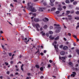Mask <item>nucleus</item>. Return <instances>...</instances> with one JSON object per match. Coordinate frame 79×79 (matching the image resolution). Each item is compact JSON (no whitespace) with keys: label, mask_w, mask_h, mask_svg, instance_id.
<instances>
[{"label":"nucleus","mask_w":79,"mask_h":79,"mask_svg":"<svg viewBox=\"0 0 79 79\" xmlns=\"http://www.w3.org/2000/svg\"><path fill=\"white\" fill-rule=\"evenodd\" d=\"M68 35H69V36H71V33H68Z\"/></svg>","instance_id":"obj_47"},{"label":"nucleus","mask_w":79,"mask_h":79,"mask_svg":"<svg viewBox=\"0 0 79 79\" xmlns=\"http://www.w3.org/2000/svg\"><path fill=\"white\" fill-rule=\"evenodd\" d=\"M54 5V4H53V3H51V6H53Z\"/></svg>","instance_id":"obj_54"},{"label":"nucleus","mask_w":79,"mask_h":79,"mask_svg":"<svg viewBox=\"0 0 79 79\" xmlns=\"http://www.w3.org/2000/svg\"><path fill=\"white\" fill-rule=\"evenodd\" d=\"M63 45H60V48H63Z\"/></svg>","instance_id":"obj_36"},{"label":"nucleus","mask_w":79,"mask_h":79,"mask_svg":"<svg viewBox=\"0 0 79 79\" xmlns=\"http://www.w3.org/2000/svg\"><path fill=\"white\" fill-rule=\"evenodd\" d=\"M49 62L51 63H52V60H49Z\"/></svg>","instance_id":"obj_62"},{"label":"nucleus","mask_w":79,"mask_h":79,"mask_svg":"<svg viewBox=\"0 0 79 79\" xmlns=\"http://www.w3.org/2000/svg\"><path fill=\"white\" fill-rule=\"evenodd\" d=\"M71 12L69 11H66V15H69L70 13Z\"/></svg>","instance_id":"obj_15"},{"label":"nucleus","mask_w":79,"mask_h":79,"mask_svg":"<svg viewBox=\"0 0 79 79\" xmlns=\"http://www.w3.org/2000/svg\"><path fill=\"white\" fill-rule=\"evenodd\" d=\"M60 39V37L59 36H58L55 39V40H58Z\"/></svg>","instance_id":"obj_13"},{"label":"nucleus","mask_w":79,"mask_h":79,"mask_svg":"<svg viewBox=\"0 0 79 79\" xmlns=\"http://www.w3.org/2000/svg\"><path fill=\"white\" fill-rule=\"evenodd\" d=\"M5 64L6 66H7L8 65V63L5 62Z\"/></svg>","instance_id":"obj_45"},{"label":"nucleus","mask_w":79,"mask_h":79,"mask_svg":"<svg viewBox=\"0 0 79 79\" xmlns=\"http://www.w3.org/2000/svg\"><path fill=\"white\" fill-rule=\"evenodd\" d=\"M39 11H41V12L44 11V10L42 9V8H40V9H39Z\"/></svg>","instance_id":"obj_18"},{"label":"nucleus","mask_w":79,"mask_h":79,"mask_svg":"<svg viewBox=\"0 0 79 79\" xmlns=\"http://www.w3.org/2000/svg\"><path fill=\"white\" fill-rule=\"evenodd\" d=\"M72 56L71 55H69V56H68V57L69 58H71Z\"/></svg>","instance_id":"obj_57"},{"label":"nucleus","mask_w":79,"mask_h":79,"mask_svg":"<svg viewBox=\"0 0 79 79\" xmlns=\"http://www.w3.org/2000/svg\"><path fill=\"white\" fill-rule=\"evenodd\" d=\"M21 69L23 71H24V69H23V67H21Z\"/></svg>","instance_id":"obj_52"},{"label":"nucleus","mask_w":79,"mask_h":79,"mask_svg":"<svg viewBox=\"0 0 79 79\" xmlns=\"http://www.w3.org/2000/svg\"><path fill=\"white\" fill-rule=\"evenodd\" d=\"M75 19H78L79 20V17H75Z\"/></svg>","instance_id":"obj_43"},{"label":"nucleus","mask_w":79,"mask_h":79,"mask_svg":"<svg viewBox=\"0 0 79 79\" xmlns=\"http://www.w3.org/2000/svg\"><path fill=\"white\" fill-rule=\"evenodd\" d=\"M43 21H44V22H45V23H47V21H46L45 18H44V19H43Z\"/></svg>","instance_id":"obj_28"},{"label":"nucleus","mask_w":79,"mask_h":79,"mask_svg":"<svg viewBox=\"0 0 79 79\" xmlns=\"http://www.w3.org/2000/svg\"><path fill=\"white\" fill-rule=\"evenodd\" d=\"M15 75H18V73L17 72L15 73Z\"/></svg>","instance_id":"obj_63"},{"label":"nucleus","mask_w":79,"mask_h":79,"mask_svg":"<svg viewBox=\"0 0 79 79\" xmlns=\"http://www.w3.org/2000/svg\"><path fill=\"white\" fill-rule=\"evenodd\" d=\"M67 57L66 56L65 57H61V56H60L59 57V58L60 60H62V61L63 62H64V63H65V61H64V60H66V58Z\"/></svg>","instance_id":"obj_2"},{"label":"nucleus","mask_w":79,"mask_h":79,"mask_svg":"<svg viewBox=\"0 0 79 79\" xmlns=\"http://www.w3.org/2000/svg\"><path fill=\"white\" fill-rule=\"evenodd\" d=\"M60 54L61 55H65V52L64 51H62L60 52Z\"/></svg>","instance_id":"obj_8"},{"label":"nucleus","mask_w":79,"mask_h":79,"mask_svg":"<svg viewBox=\"0 0 79 79\" xmlns=\"http://www.w3.org/2000/svg\"><path fill=\"white\" fill-rule=\"evenodd\" d=\"M75 70V71H78V69H77V68H75L74 69Z\"/></svg>","instance_id":"obj_48"},{"label":"nucleus","mask_w":79,"mask_h":79,"mask_svg":"<svg viewBox=\"0 0 79 79\" xmlns=\"http://www.w3.org/2000/svg\"><path fill=\"white\" fill-rule=\"evenodd\" d=\"M66 3H69V0H66L65 1Z\"/></svg>","instance_id":"obj_16"},{"label":"nucleus","mask_w":79,"mask_h":79,"mask_svg":"<svg viewBox=\"0 0 79 79\" xmlns=\"http://www.w3.org/2000/svg\"><path fill=\"white\" fill-rule=\"evenodd\" d=\"M30 5V3H28L27 5L28 6V7L30 9H31V12H35L37 10H36L35 9L34 7H32L33 6H29Z\"/></svg>","instance_id":"obj_1"},{"label":"nucleus","mask_w":79,"mask_h":79,"mask_svg":"<svg viewBox=\"0 0 79 79\" xmlns=\"http://www.w3.org/2000/svg\"><path fill=\"white\" fill-rule=\"evenodd\" d=\"M41 34H42V35H45V33H44V31H43L41 32Z\"/></svg>","instance_id":"obj_22"},{"label":"nucleus","mask_w":79,"mask_h":79,"mask_svg":"<svg viewBox=\"0 0 79 79\" xmlns=\"http://www.w3.org/2000/svg\"><path fill=\"white\" fill-rule=\"evenodd\" d=\"M35 67L37 68H40V67H39V65L36 64L35 65Z\"/></svg>","instance_id":"obj_20"},{"label":"nucleus","mask_w":79,"mask_h":79,"mask_svg":"<svg viewBox=\"0 0 79 79\" xmlns=\"http://www.w3.org/2000/svg\"><path fill=\"white\" fill-rule=\"evenodd\" d=\"M10 64H13V61H10Z\"/></svg>","instance_id":"obj_56"},{"label":"nucleus","mask_w":79,"mask_h":79,"mask_svg":"<svg viewBox=\"0 0 79 79\" xmlns=\"http://www.w3.org/2000/svg\"><path fill=\"white\" fill-rule=\"evenodd\" d=\"M62 5H65V3H64V2H62Z\"/></svg>","instance_id":"obj_58"},{"label":"nucleus","mask_w":79,"mask_h":79,"mask_svg":"<svg viewBox=\"0 0 79 79\" xmlns=\"http://www.w3.org/2000/svg\"><path fill=\"white\" fill-rule=\"evenodd\" d=\"M56 28H57V29L55 31L56 33H58L61 31V27H58Z\"/></svg>","instance_id":"obj_3"},{"label":"nucleus","mask_w":79,"mask_h":79,"mask_svg":"<svg viewBox=\"0 0 79 79\" xmlns=\"http://www.w3.org/2000/svg\"><path fill=\"white\" fill-rule=\"evenodd\" d=\"M45 20L46 21H49V19H48V18L45 17Z\"/></svg>","instance_id":"obj_23"},{"label":"nucleus","mask_w":79,"mask_h":79,"mask_svg":"<svg viewBox=\"0 0 79 79\" xmlns=\"http://www.w3.org/2000/svg\"><path fill=\"white\" fill-rule=\"evenodd\" d=\"M74 1V0H70V2L71 3H72V2H73Z\"/></svg>","instance_id":"obj_44"},{"label":"nucleus","mask_w":79,"mask_h":79,"mask_svg":"<svg viewBox=\"0 0 79 79\" xmlns=\"http://www.w3.org/2000/svg\"><path fill=\"white\" fill-rule=\"evenodd\" d=\"M36 14L35 13H34L33 14V15L34 16H36Z\"/></svg>","instance_id":"obj_60"},{"label":"nucleus","mask_w":79,"mask_h":79,"mask_svg":"<svg viewBox=\"0 0 79 79\" xmlns=\"http://www.w3.org/2000/svg\"><path fill=\"white\" fill-rule=\"evenodd\" d=\"M56 10V8L55 7L52 8L51 10V11H55Z\"/></svg>","instance_id":"obj_12"},{"label":"nucleus","mask_w":79,"mask_h":79,"mask_svg":"<svg viewBox=\"0 0 79 79\" xmlns=\"http://www.w3.org/2000/svg\"><path fill=\"white\" fill-rule=\"evenodd\" d=\"M51 66L50 64H48V68H50Z\"/></svg>","instance_id":"obj_59"},{"label":"nucleus","mask_w":79,"mask_h":79,"mask_svg":"<svg viewBox=\"0 0 79 79\" xmlns=\"http://www.w3.org/2000/svg\"><path fill=\"white\" fill-rule=\"evenodd\" d=\"M27 75L28 76H31V73H27Z\"/></svg>","instance_id":"obj_40"},{"label":"nucleus","mask_w":79,"mask_h":79,"mask_svg":"<svg viewBox=\"0 0 79 79\" xmlns=\"http://www.w3.org/2000/svg\"><path fill=\"white\" fill-rule=\"evenodd\" d=\"M35 23H32V25L33 26V27H35Z\"/></svg>","instance_id":"obj_29"},{"label":"nucleus","mask_w":79,"mask_h":79,"mask_svg":"<svg viewBox=\"0 0 79 79\" xmlns=\"http://www.w3.org/2000/svg\"><path fill=\"white\" fill-rule=\"evenodd\" d=\"M51 3H53L55 2V0H50Z\"/></svg>","instance_id":"obj_24"},{"label":"nucleus","mask_w":79,"mask_h":79,"mask_svg":"<svg viewBox=\"0 0 79 79\" xmlns=\"http://www.w3.org/2000/svg\"><path fill=\"white\" fill-rule=\"evenodd\" d=\"M35 27L36 28H39L40 27V26L39 24H35Z\"/></svg>","instance_id":"obj_11"},{"label":"nucleus","mask_w":79,"mask_h":79,"mask_svg":"<svg viewBox=\"0 0 79 79\" xmlns=\"http://www.w3.org/2000/svg\"><path fill=\"white\" fill-rule=\"evenodd\" d=\"M76 43H77L76 42H75L74 43H73V45L74 47H76Z\"/></svg>","instance_id":"obj_27"},{"label":"nucleus","mask_w":79,"mask_h":79,"mask_svg":"<svg viewBox=\"0 0 79 79\" xmlns=\"http://www.w3.org/2000/svg\"><path fill=\"white\" fill-rule=\"evenodd\" d=\"M60 11H56V12L55 13L56 15H58V14L60 13Z\"/></svg>","instance_id":"obj_19"},{"label":"nucleus","mask_w":79,"mask_h":79,"mask_svg":"<svg viewBox=\"0 0 79 79\" xmlns=\"http://www.w3.org/2000/svg\"><path fill=\"white\" fill-rule=\"evenodd\" d=\"M76 39L77 40V41H76L77 42L79 41V39H78V38H77Z\"/></svg>","instance_id":"obj_49"},{"label":"nucleus","mask_w":79,"mask_h":79,"mask_svg":"<svg viewBox=\"0 0 79 79\" xmlns=\"http://www.w3.org/2000/svg\"><path fill=\"white\" fill-rule=\"evenodd\" d=\"M13 1L14 2H16V3L18 2V1L17 0H13Z\"/></svg>","instance_id":"obj_42"},{"label":"nucleus","mask_w":79,"mask_h":79,"mask_svg":"<svg viewBox=\"0 0 79 79\" xmlns=\"http://www.w3.org/2000/svg\"><path fill=\"white\" fill-rule=\"evenodd\" d=\"M69 64L70 66H72L73 65V63H72V62H69Z\"/></svg>","instance_id":"obj_14"},{"label":"nucleus","mask_w":79,"mask_h":79,"mask_svg":"<svg viewBox=\"0 0 79 79\" xmlns=\"http://www.w3.org/2000/svg\"><path fill=\"white\" fill-rule=\"evenodd\" d=\"M68 18H68V19H69V21H71V19H72V16H71V15H69L68 16Z\"/></svg>","instance_id":"obj_7"},{"label":"nucleus","mask_w":79,"mask_h":79,"mask_svg":"<svg viewBox=\"0 0 79 79\" xmlns=\"http://www.w3.org/2000/svg\"><path fill=\"white\" fill-rule=\"evenodd\" d=\"M68 49V47L67 46H65L63 47V50H67Z\"/></svg>","instance_id":"obj_5"},{"label":"nucleus","mask_w":79,"mask_h":79,"mask_svg":"<svg viewBox=\"0 0 79 79\" xmlns=\"http://www.w3.org/2000/svg\"><path fill=\"white\" fill-rule=\"evenodd\" d=\"M74 13V10L72 11L71 12V14H72L73 13Z\"/></svg>","instance_id":"obj_53"},{"label":"nucleus","mask_w":79,"mask_h":79,"mask_svg":"<svg viewBox=\"0 0 79 79\" xmlns=\"http://www.w3.org/2000/svg\"><path fill=\"white\" fill-rule=\"evenodd\" d=\"M63 8L64 9H66V6H64L63 7Z\"/></svg>","instance_id":"obj_46"},{"label":"nucleus","mask_w":79,"mask_h":79,"mask_svg":"<svg viewBox=\"0 0 79 79\" xmlns=\"http://www.w3.org/2000/svg\"><path fill=\"white\" fill-rule=\"evenodd\" d=\"M53 29V26H51L49 27V29L51 30V29Z\"/></svg>","instance_id":"obj_26"},{"label":"nucleus","mask_w":79,"mask_h":79,"mask_svg":"<svg viewBox=\"0 0 79 79\" xmlns=\"http://www.w3.org/2000/svg\"><path fill=\"white\" fill-rule=\"evenodd\" d=\"M43 5L44 6H47V3L45 2L43 3Z\"/></svg>","instance_id":"obj_32"},{"label":"nucleus","mask_w":79,"mask_h":79,"mask_svg":"<svg viewBox=\"0 0 79 79\" xmlns=\"http://www.w3.org/2000/svg\"><path fill=\"white\" fill-rule=\"evenodd\" d=\"M6 74H7L8 75H9V74H10V72L9 71L6 72Z\"/></svg>","instance_id":"obj_38"},{"label":"nucleus","mask_w":79,"mask_h":79,"mask_svg":"<svg viewBox=\"0 0 79 79\" xmlns=\"http://www.w3.org/2000/svg\"><path fill=\"white\" fill-rule=\"evenodd\" d=\"M40 71H43L44 70V69L42 67H41L40 68Z\"/></svg>","instance_id":"obj_25"},{"label":"nucleus","mask_w":79,"mask_h":79,"mask_svg":"<svg viewBox=\"0 0 79 79\" xmlns=\"http://www.w3.org/2000/svg\"><path fill=\"white\" fill-rule=\"evenodd\" d=\"M39 52V49H38V51H37V52H35V54H37L38 52Z\"/></svg>","instance_id":"obj_41"},{"label":"nucleus","mask_w":79,"mask_h":79,"mask_svg":"<svg viewBox=\"0 0 79 79\" xmlns=\"http://www.w3.org/2000/svg\"><path fill=\"white\" fill-rule=\"evenodd\" d=\"M0 79H3V76H0Z\"/></svg>","instance_id":"obj_61"},{"label":"nucleus","mask_w":79,"mask_h":79,"mask_svg":"<svg viewBox=\"0 0 79 79\" xmlns=\"http://www.w3.org/2000/svg\"><path fill=\"white\" fill-rule=\"evenodd\" d=\"M76 51L77 52L78 55H79V49H77L76 50Z\"/></svg>","instance_id":"obj_21"},{"label":"nucleus","mask_w":79,"mask_h":79,"mask_svg":"<svg viewBox=\"0 0 79 79\" xmlns=\"http://www.w3.org/2000/svg\"><path fill=\"white\" fill-rule=\"evenodd\" d=\"M79 27V25H78L76 27V29H77V28Z\"/></svg>","instance_id":"obj_64"},{"label":"nucleus","mask_w":79,"mask_h":79,"mask_svg":"<svg viewBox=\"0 0 79 79\" xmlns=\"http://www.w3.org/2000/svg\"><path fill=\"white\" fill-rule=\"evenodd\" d=\"M73 74H72L71 75V77H75V76L76 75V73L75 72H72Z\"/></svg>","instance_id":"obj_4"},{"label":"nucleus","mask_w":79,"mask_h":79,"mask_svg":"<svg viewBox=\"0 0 79 79\" xmlns=\"http://www.w3.org/2000/svg\"><path fill=\"white\" fill-rule=\"evenodd\" d=\"M73 37L75 38V39H77V36H76L75 35H73Z\"/></svg>","instance_id":"obj_34"},{"label":"nucleus","mask_w":79,"mask_h":79,"mask_svg":"<svg viewBox=\"0 0 79 79\" xmlns=\"http://www.w3.org/2000/svg\"><path fill=\"white\" fill-rule=\"evenodd\" d=\"M10 6H12V7H14L13 5V4H10Z\"/></svg>","instance_id":"obj_51"},{"label":"nucleus","mask_w":79,"mask_h":79,"mask_svg":"<svg viewBox=\"0 0 79 79\" xmlns=\"http://www.w3.org/2000/svg\"><path fill=\"white\" fill-rule=\"evenodd\" d=\"M9 54V56H11L12 55H11L12 53H8Z\"/></svg>","instance_id":"obj_39"},{"label":"nucleus","mask_w":79,"mask_h":79,"mask_svg":"<svg viewBox=\"0 0 79 79\" xmlns=\"http://www.w3.org/2000/svg\"><path fill=\"white\" fill-rule=\"evenodd\" d=\"M54 26H60V25L59 24H54Z\"/></svg>","instance_id":"obj_30"},{"label":"nucleus","mask_w":79,"mask_h":79,"mask_svg":"<svg viewBox=\"0 0 79 79\" xmlns=\"http://www.w3.org/2000/svg\"><path fill=\"white\" fill-rule=\"evenodd\" d=\"M49 38L50 39H51V40H53V39H55V37H52V35H50V36H49Z\"/></svg>","instance_id":"obj_9"},{"label":"nucleus","mask_w":79,"mask_h":79,"mask_svg":"<svg viewBox=\"0 0 79 79\" xmlns=\"http://www.w3.org/2000/svg\"><path fill=\"white\" fill-rule=\"evenodd\" d=\"M34 21H35V22L37 23L38 22H39V21H40V20H39V19H36V18H35L34 19Z\"/></svg>","instance_id":"obj_6"},{"label":"nucleus","mask_w":79,"mask_h":79,"mask_svg":"<svg viewBox=\"0 0 79 79\" xmlns=\"http://www.w3.org/2000/svg\"><path fill=\"white\" fill-rule=\"evenodd\" d=\"M43 28L44 29H47V28H48V26H47V25H44V26L43 27Z\"/></svg>","instance_id":"obj_10"},{"label":"nucleus","mask_w":79,"mask_h":79,"mask_svg":"<svg viewBox=\"0 0 79 79\" xmlns=\"http://www.w3.org/2000/svg\"><path fill=\"white\" fill-rule=\"evenodd\" d=\"M54 47L55 48V49H56V45H54Z\"/></svg>","instance_id":"obj_50"},{"label":"nucleus","mask_w":79,"mask_h":79,"mask_svg":"<svg viewBox=\"0 0 79 79\" xmlns=\"http://www.w3.org/2000/svg\"><path fill=\"white\" fill-rule=\"evenodd\" d=\"M77 2H73V4L74 5H77Z\"/></svg>","instance_id":"obj_17"},{"label":"nucleus","mask_w":79,"mask_h":79,"mask_svg":"<svg viewBox=\"0 0 79 79\" xmlns=\"http://www.w3.org/2000/svg\"><path fill=\"white\" fill-rule=\"evenodd\" d=\"M46 52H47V51L45 50H44V53H46Z\"/></svg>","instance_id":"obj_55"},{"label":"nucleus","mask_w":79,"mask_h":79,"mask_svg":"<svg viewBox=\"0 0 79 79\" xmlns=\"http://www.w3.org/2000/svg\"><path fill=\"white\" fill-rule=\"evenodd\" d=\"M49 33L50 34H53V32H52L51 31H49Z\"/></svg>","instance_id":"obj_35"},{"label":"nucleus","mask_w":79,"mask_h":79,"mask_svg":"<svg viewBox=\"0 0 79 79\" xmlns=\"http://www.w3.org/2000/svg\"><path fill=\"white\" fill-rule=\"evenodd\" d=\"M46 35L47 37H49V33H46Z\"/></svg>","instance_id":"obj_31"},{"label":"nucleus","mask_w":79,"mask_h":79,"mask_svg":"<svg viewBox=\"0 0 79 79\" xmlns=\"http://www.w3.org/2000/svg\"><path fill=\"white\" fill-rule=\"evenodd\" d=\"M58 10H60V11H61L62 10V8H58Z\"/></svg>","instance_id":"obj_33"},{"label":"nucleus","mask_w":79,"mask_h":79,"mask_svg":"<svg viewBox=\"0 0 79 79\" xmlns=\"http://www.w3.org/2000/svg\"><path fill=\"white\" fill-rule=\"evenodd\" d=\"M76 15H79V11H77V12H76Z\"/></svg>","instance_id":"obj_37"}]
</instances>
